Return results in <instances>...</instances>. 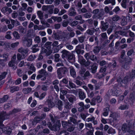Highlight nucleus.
<instances>
[{"mask_svg": "<svg viewBox=\"0 0 135 135\" xmlns=\"http://www.w3.org/2000/svg\"><path fill=\"white\" fill-rule=\"evenodd\" d=\"M105 13H108L110 11L109 8L106 6L105 7L104 10L103 8L100 9H96L91 12L94 14L93 16V17H95L98 19L102 20L104 18L103 16L105 13Z\"/></svg>", "mask_w": 135, "mask_h": 135, "instance_id": "1", "label": "nucleus"}, {"mask_svg": "<svg viewBox=\"0 0 135 135\" xmlns=\"http://www.w3.org/2000/svg\"><path fill=\"white\" fill-rule=\"evenodd\" d=\"M135 78V70H132L131 73H127L126 76L124 78L122 82L125 85L123 86H126L129 81H130L132 79Z\"/></svg>", "mask_w": 135, "mask_h": 135, "instance_id": "2", "label": "nucleus"}, {"mask_svg": "<svg viewBox=\"0 0 135 135\" xmlns=\"http://www.w3.org/2000/svg\"><path fill=\"white\" fill-rule=\"evenodd\" d=\"M68 71L67 68L65 67L60 68L57 70V73L59 79H61L65 75Z\"/></svg>", "mask_w": 135, "mask_h": 135, "instance_id": "3", "label": "nucleus"}, {"mask_svg": "<svg viewBox=\"0 0 135 135\" xmlns=\"http://www.w3.org/2000/svg\"><path fill=\"white\" fill-rule=\"evenodd\" d=\"M78 61L80 64L82 65L87 67L89 66L90 63L89 61H86V60L83 58V57L80 55H78Z\"/></svg>", "mask_w": 135, "mask_h": 135, "instance_id": "4", "label": "nucleus"}, {"mask_svg": "<svg viewBox=\"0 0 135 135\" xmlns=\"http://www.w3.org/2000/svg\"><path fill=\"white\" fill-rule=\"evenodd\" d=\"M9 117V114L5 112H2L0 115V127H3L4 126L3 124V121L7 119Z\"/></svg>", "mask_w": 135, "mask_h": 135, "instance_id": "5", "label": "nucleus"}, {"mask_svg": "<svg viewBox=\"0 0 135 135\" xmlns=\"http://www.w3.org/2000/svg\"><path fill=\"white\" fill-rule=\"evenodd\" d=\"M130 88L132 89V91L130 95L129 99L133 101L135 100V82L132 84Z\"/></svg>", "mask_w": 135, "mask_h": 135, "instance_id": "6", "label": "nucleus"}, {"mask_svg": "<svg viewBox=\"0 0 135 135\" xmlns=\"http://www.w3.org/2000/svg\"><path fill=\"white\" fill-rule=\"evenodd\" d=\"M131 62V59H126L123 62L122 65V67L126 69H128L129 68L130 64Z\"/></svg>", "mask_w": 135, "mask_h": 135, "instance_id": "7", "label": "nucleus"}, {"mask_svg": "<svg viewBox=\"0 0 135 135\" xmlns=\"http://www.w3.org/2000/svg\"><path fill=\"white\" fill-rule=\"evenodd\" d=\"M23 43L24 45L27 47H30L32 44V39L31 38H28L27 37H25L23 40Z\"/></svg>", "mask_w": 135, "mask_h": 135, "instance_id": "8", "label": "nucleus"}, {"mask_svg": "<svg viewBox=\"0 0 135 135\" xmlns=\"http://www.w3.org/2000/svg\"><path fill=\"white\" fill-rule=\"evenodd\" d=\"M38 72L40 74L38 75L36 77V79H39L40 78H42L43 77V76H47L48 75L47 72L44 69H41L39 70Z\"/></svg>", "mask_w": 135, "mask_h": 135, "instance_id": "9", "label": "nucleus"}, {"mask_svg": "<svg viewBox=\"0 0 135 135\" xmlns=\"http://www.w3.org/2000/svg\"><path fill=\"white\" fill-rule=\"evenodd\" d=\"M1 11L4 15L10 14L12 12L11 9L8 7L7 6H5L3 7L1 9Z\"/></svg>", "mask_w": 135, "mask_h": 135, "instance_id": "10", "label": "nucleus"}, {"mask_svg": "<svg viewBox=\"0 0 135 135\" xmlns=\"http://www.w3.org/2000/svg\"><path fill=\"white\" fill-rule=\"evenodd\" d=\"M66 97L69 101L71 104H73L74 102L76 100V97L71 94H67L66 95Z\"/></svg>", "mask_w": 135, "mask_h": 135, "instance_id": "11", "label": "nucleus"}, {"mask_svg": "<svg viewBox=\"0 0 135 135\" xmlns=\"http://www.w3.org/2000/svg\"><path fill=\"white\" fill-rule=\"evenodd\" d=\"M101 26L100 28L102 32H104L108 28V24L107 22H104L103 21H101Z\"/></svg>", "mask_w": 135, "mask_h": 135, "instance_id": "12", "label": "nucleus"}, {"mask_svg": "<svg viewBox=\"0 0 135 135\" xmlns=\"http://www.w3.org/2000/svg\"><path fill=\"white\" fill-rule=\"evenodd\" d=\"M73 104L69 103L67 101L65 102L64 104V108L66 109V111L65 112L66 113H68L73 107Z\"/></svg>", "mask_w": 135, "mask_h": 135, "instance_id": "13", "label": "nucleus"}, {"mask_svg": "<svg viewBox=\"0 0 135 135\" xmlns=\"http://www.w3.org/2000/svg\"><path fill=\"white\" fill-rule=\"evenodd\" d=\"M70 73L71 76L74 78L76 77V73L74 68L72 66L69 67Z\"/></svg>", "mask_w": 135, "mask_h": 135, "instance_id": "14", "label": "nucleus"}, {"mask_svg": "<svg viewBox=\"0 0 135 135\" xmlns=\"http://www.w3.org/2000/svg\"><path fill=\"white\" fill-rule=\"evenodd\" d=\"M76 15V12L75 9L71 7L68 11V15L71 16H74Z\"/></svg>", "mask_w": 135, "mask_h": 135, "instance_id": "15", "label": "nucleus"}, {"mask_svg": "<svg viewBox=\"0 0 135 135\" xmlns=\"http://www.w3.org/2000/svg\"><path fill=\"white\" fill-rule=\"evenodd\" d=\"M75 35V33L74 32L72 31L69 33V36H68V35H65L63 37L64 39L62 40V41H64L65 40V38L67 40H69L70 39V38L74 37Z\"/></svg>", "mask_w": 135, "mask_h": 135, "instance_id": "16", "label": "nucleus"}, {"mask_svg": "<svg viewBox=\"0 0 135 135\" xmlns=\"http://www.w3.org/2000/svg\"><path fill=\"white\" fill-rule=\"evenodd\" d=\"M46 103L49 108H51L55 106V104L53 102L52 99H48Z\"/></svg>", "mask_w": 135, "mask_h": 135, "instance_id": "17", "label": "nucleus"}, {"mask_svg": "<svg viewBox=\"0 0 135 135\" xmlns=\"http://www.w3.org/2000/svg\"><path fill=\"white\" fill-rule=\"evenodd\" d=\"M37 90H41L44 91H46L47 90L48 86L46 85H38L36 87Z\"/></svg>", "mask_w": 135, "mask_h": 135, "instance_id": "18", "label": "nucleus"}, {"mask_svg": "<svg viewBox=\"0 0 135 135\" xmlns=\"http://www.w3.org/2000/svg\"><path fill=\"white\" fill-rule=\"evenodd\" d=\"M100 39L101 42L104 41V40L107 39L108 38L107 33L106 32L102 33L100 35Z\"/></svg>", "mask_w": 135, "mask_h": 135, "instance_id": "19", "label": "nucleus"}, {"mask_svg": "<svg viewBox=\"0 0 135 135\" xmlns=\"http://www.w3.org/2000/svg\"><path fill=\"white\" fill-rule=\"evenodd\" d=\"M18 51L21 53L22 55H24L25 57L27 56L26 54L28 52L27 49H24L22 47L20 48L18 50Z\"/></svg>", "mask_w": 135, "mask_h": 135, "instance_id": "20", "label": "nucleus"}, {"mask_svg": "<svg viewBox=\"0 0 135 135\" xmlns=\"http://www.w3.org/2000/svg\"><path fill=\"white\" fill-rule=\"evenodd\" d=\"M121 93L120 90H117V89L114 88L112 91V94L113 96H118Z\"/></svg>", "mask_w": 135, "mask_h": 135, "instance_id": "21", "label": "nucleus"}, {"mask_svg": "<svg viewBox=\"0 0 135 135\" xmlns=\"http://www.w3.org/2000/svg\"><path fill=\"white\" fill-rule=\"evenodd\" d=\"M78 95L79 98L83 100L86 98V95L84 92L80 90L78 92Z\"/></svg>", "mask_w": 135, "mask_h": 135, "instance_id": "22", "label": "nucleus"}, {"mask_svg": "<svg viewBox=\"0 0 135 135\" xmlns=\"http://www.w3.org/2000/svg\"><path fill=\"white\" fill-rule=\"evenodd\" d=\"M67 58V59L69 61L71 62H73L75 61V59L74 55L71 53Z\"/></svg>", "mask_w": 135, "mask_h": 135, "instance_id": "23", "label": "nucleus"}, {"mask_svg": "<svg viewBox=\"0 0 135 135\" xmlns=\"http://www.w3.org/2000/svg\"><path fill=\"white\" fill-rule=\"evenodd\" d=\"M117 63L115 61H113L109 63L108 66L111 69L113 70L116 66Z\"/></svg>", "mask_w": 135, "mask_h": 135, "instance_id": "24", "label": "nucleus"}, {"mask_svg": "<svg viewBox=\"0 0 135 135\" xmlns=\"http://www.w3.org/2000/svg\"><path fill=\"white\" fill-rule=\"evenodd\" d=\"M61 52L62 53V56L63 58H67L69 55V54L70 53L68 51L65 50H63Z\"/></svg>", "mask_w": 135, "mask_h": 135, "instance_id": "25", "label": "nucleus"}, {"mask_svg": "<svg viewBox=\"0 0 135 135\" xmlns=\"http://www.w3.org/2000/svg\"><path fill=\"white\" fill-rule=\"evenodd\" d=\"M99 29V28L95 29L94 28H93L91 29H89L87 30L86 31V32L88 34L92 35L94 34V32L98 31Z\"/></svg>", "mask_w": 135, "mask_h": 135, "instance_id": "26", "label": "nucleus"}, {"mask_svg": "<svg viewBox=\"0 0 135 135\" xmlns=\"http://www.w3.org/2000/svg\"><path fill=\"white\" fill-rule=\"evenodd\" d=\"M9 96L7 95H4L2 98H0V103L5 102L9 98Z\"/></svg>", "mask_w": 135, "mask_h": 135, "instance_id": "27", "label": "nucleus"}, {"mask_svg": "<svg viewBox=\"0 0 135 135\" xmlns=\"http://www.w3.org/2000/svg\"><path fill=\"white\" fill-rule=\"evenodd\" d=\"M21 109L19 108H14L12 111L10 112L9 113L10 114H15L16 113L19 112L21 111Z\"/></svg>", "mask_w": 135, "mask_h": 135, "instance_id": "28", "label": "nucleus"}, {"mask_svg": "<svg viewBox=\"0 0 135 135\" xmlns=\"http://www.w3.org/2000/svg\"><path fill=\"white\" fill-rule=\"evenodd\" d=\"M19 88L17 86H14L10 88V91L12 93H13L15 91L19 90Z\"/></svg>", "mask_w": 135, "mask_h": 135, "instance_id": "29", "label": "nucleus"}, {"mask_svg": "<svg viewBox=\"0 0 135 135\" xmlns=\"http://www.w3.org/2000/svg\"><path fill=\"white\" fill-rule=\"evenodd\" d=\"M128 105L127 104L125 105L120 104L119 107L118 109L121 110H124L128 109Z\"/></svg>", "mask_w": 135, "mask_h": 135, "instance_id": "30", "label": "nucleus"}, {"mask_svg": "<svg viewBox=\"0 0 135 135\" xmlns=\"http://www.w3.org/2000/svg\"><path fill=\"white\" fill-rule=\"evenodd\" d=\"M42 118L40 117H37L34 118L33 121L32 122L33 126H35L39 121Z\"/></svg>", "mask_w": 135, "mask_h": 135, "instance_id": "31", "label": "nucleus"}, {"mask_svg": "<svg viewBox=\"0 0 135 135\" xmlns=\"http://www.w3.org/2000/svg\"><path fill=\"white\" fill-rule=\"evenodd\" d=\"M52 122L53 124H53V127H60L61 126V123L59 120H56L55 119V122Z\"/></svg>", "mask_w": 135, "mask_h": 135, "instance_id": "32", "label": "nucleus"}, {"mask_svg": "<svg viewBox=\"0 0 135 135\" xmlns=\"http://www.w3.org/2000/svg\"><path fill=\"white\" fill-rule=\"evenodd\" d=\"M111 3L112 5H114L115 4V0H105L104 2L105 4H107Z\"/></svg>", "mask_w": 135, "mask_h": 135, "instance_id": "33", "label": "nucleus"}, {"mask_svg": "<svg viewBox=\"0 0 135 135\" xmlns=\"http://www.w3.org/2000/svg\"><path fill=\"white\" fill-rule=\"evenodd\" d=\"M57 104L58 109L59 110H61L62 109V102L60 100H58Z\"/></svg>", "mask_w": 135, "mask_h": 135, "instance_id": "34", "label": "nucleus"}, {"mask_svg": "<svg viewBox=\"0 0 135 135\" xmlns=\"http://www.w3.org/2000/svg\"><path fill=\"white\" fill-rule=\"evenodd\" d=\"M11 31H7L6 33V35L5 36V38L8 40L11 39L12 38L11 36Z\"/></svg>", "mask_w": 135, "mask_h": 135, "instance_id": "35", "label": "nucleus"}, {"mask_svg": "<svg viewBox=\"0 0 135 135\" xmlns=\"http://www.w3.org/2000/svg\"><path fill=\"white\" fill-rule=\"evenodd\" d=\"M81 47L80 45H78L76 46L75 51L78 54V55L81 53L82 51H81Z\"/></svg>", "mask_w": 135, "mask_h": 135, "instance_id": "36", "label": "nucleus"}, {"mask_svg": "<svg viewBox=\"0 0 135 135\" xmlns=\"http://www.w3.org/2000/svg\"><path fill=\"white\" fill-rule=\"evenodd\" d=\"M32 89L31 88H24L22 90V92L25 94L29 93L31 91Z\"/></svg>", "mask_w": 135, "mask_h": 135, "instance_id": "37", "label": "nucleus"}, {"mask_svg": "<svg viewBox=\"0 0 135 135\" xmlns=\"http://www.w3.org/2000/svg\"><path fill=\"white\" fill-rule=\"evenodd\" d=\"M97 67L96 64H94L91 66V72L93 74L95 73L97 71Z\"/></svg>", "mask_w": 135, "mask_h": 135, "instance_id": "38", "label": "nucleus"}, {"mask_svg": "<svg viewBox=\"0 0 135 135\" xmlns=\"http://www.w3.org/2000/svg\"><path fill=\"white\" fill-rule=\"evenodd\" d=\"M112 26L113 29L115 31L120 30L121 29L120 27L119 26L117 23L115 24H113Z\"/></svg>", "mask_w": 135, "mask_h": 135, "instance_id": "39", "label": "nucleus"}, {"mask_svg": "<svg viewBox=\"0 0 135 135\" xmlns=\"http://www.w3.org/2000/svg\"><path fill=\"white\" fill-rule=\"evenodd\" d=\"M26 57L24 55H21L20 53H18L17 55V58L18 60H20L24 59Z\"/></svg>", "mask_w": 135, "mask_h": 135, "instance_id": "40", "label": "nucleus"}, {"mask_svg": "<svg viewBox=\"0 0 135 135\" xmlns=\"http://www.w3.org/2000/svg\"><path fill=\"white\" fill-rule=\"evenodd\" d=\"M100 48L99 47H95L93 50V51L94 53L95 54H97L100 51Z\"/></svg>", "mask_w": 135, "mask_h": 135, "instance_id": "41", "label": "nucleus"}, {"mask_svg": "<svg viewBox=\"0 0 135 135\" xmlns=\"http://www.w3.org/2000/svg\"><path fill=\"white\" fill-rule=\"evenodd\" d=\"M12 35L14 36L15 38L16 39H19L20 38V35L18 32L16 31H15L12 33Z\"/></svg>", "mask_w": 135, "mask_h": 135, "instance_id": "42", "label": "nucleus"}, {"mask_svg": "<svg viewBox=\"0 0 135 135\" xmlns=\"http://www.w3.org/2000/svg\"><path fill=\"white\" fill-rule=\"evenodd\" d=\"M109 109L107 107L104 109V112L103 113V115L105 116H107L108 114V112Z\"/></svg>", "mask_w": 135, "mask_h": 135, "instance_id": "43", "label": "nucleus"}, {"mask_svg": "<svg viewBox=\"0 0 135 135\" xmlns=\"http://www.w3.org/2000/svg\"><path fill=\"white\" fill-rule=\"evenodd\" d=\"M37 15L38 16L39 18L41 20L43 18L44 16L43 13L41 11H39L37 12Z\"/></svg>", "mask_w": 135, "mask_h": 135, "instance_id": "44", "label": "nucleus"}, {"mask_svg": "<svg viewBox=\"0 0 135 135\" xmlns=\"http://www.w3.org/2000/svg\"><path fill=\"white\" fill-rule=\"evenodd\" d=\"M120 19V17L117 15L114 16L112 18V20L114 22L117 21Z\"/></svg>", "mask_w": 135, "mask_h": 135, "instance_id": "45", "label": "nucleus"}, {"mask_svg": "<svg viewBox=\"0 0 135 135\" xmlns=\"http://www.w3.org/2000/svg\"><path fill=\"white\" fill-rule=\"evenodd\" d=\"M36 58V56L34 55H31L29 56L27 59L29 61H31L33 60Z\"/></svg>", "mask_w": 135, "mask_h": 135, "instance_id": "46", "label": "nucleus"}, {"mask_svg": "<svg viewBox=\"0 0 135 135\" xmlns=\"http://www.w3.org/2000/svg\"><path fill=\"white\" fill-rule=\"evenodd\" d=\"M51 42L48 41L45 43L44 46L48 49H49L51 48Z\"/></svg>", "mask_w": 135, "mask_h": 135, "instance_id": "47", "label": "nucleus"}, {"mask_svg": "<svg viewBox=\"0 0 135 135\" xmlns=\"http://www.w3.org/2000/svg\"><path fill=\"white\" fill-rule=\"evenodd\" d=\"M85 38V36H84L82 35L80 37H78V39L80 42L82 43L84 42V39Z\"/></svg>", "mask_w": 135, "mask_h": 135, "instance_id": "48", "label": "nucleus"}, {"mask_svg": "<svg viewBox=\"0 0 135 135\" xmlns=\"http://www.w3.org/2000/svg\"><path fill=\"white\" fill-rule=\"evenodd\" d=\"M70 120L71 122H72L74 124L73 126H75V124L77 123V120L76 119L73 118V117H70Z\"/></svg>", "mask_w": 135, "mask_h": 135, "instance_id": "49", "label": "nucleus"}, {"mask_svg": "<svg viewBox=\"0 0 135 135\" xmlns=\"http://www.w3.org/2000/svg\"><path fill=\"white\" fill-rule=\"evenodd\" d=\"M110 117H112L115 121H116L117 120V115L115 113H112L110 114Z\"/></svg>", "mask_w": 135, "mask_h": 135, "instance_id": "50", "label": "nucleus"}, {"mask_svg": "<svg viewBox=\"0 0 135 135\" xmlns=\"http://www.w3.org/2000/svg\"><path fill=\"white\" fill-rule=\"evenodd\" d=\"M8 30L6 25H4L0 28V32H5Z\"/></svg>", "mask_w": 135, "mask_h": 135, "instance_id": "51", "label": "nucleus"}, {"mask_svg": "<svg viewBox=\"0 0 135 135\" xmlns=\"http://www.w3.org/2000/svg\"><path fill=\"white\" fill-rule=\"evenodd\" d=\"M34 41L36 43L39 44L41 42V39L39 36H36L34 39Z\"/></svg>", "mask_w": 135, "mask_h": 135, "instance_id": "52", "label": "nucleus"}, {"mask_svg": "<svg viewBox=\"0 0 135 135\" xmlns=\"http://www.w3.org/2000/svg\"><path fill=\"white\" fill-rule=\"evenodd\" d=\"M62 127H66L67 126H68L69 127H71V125H69L70 124V123L69 122V123H68L67 122L62 121Z\"/></svg>", "mask_w": 135, "mask_h": 135, "instance_id": "53", "label": "nucleus"}, {"mask_svg": "<svg viewBox=\"0 0 135 135\" xmlns=\"http://www.w3.org/2000/svg\"><path fill=\"white\" fill-rule=\"evenodd\" d=\"M60 55L58 54H55V61L56 62H58L60 61Z\"/></svg>", "mask_w": 135, "mask_h": 135, "instance_id": "54", "label": "nucleus"}, {"mask_svg": "<svg viewBox=\"0 0 135 135\" xmlns=\"http://www.w3.org/2000/svg\"><path fill=\"white\" fill-rule=\"evenodd\" d=\"M14 65L15 62L11 61L9 62L8 64V65L9 66L13 67V69H15L17 67L16 66H15Z\"/></svg>", "mask_w": 135, "mask_h": 135, "instance_id": "55", "label": "nucleus"}, {"mask_svg": "<svg viewBox=\"0 0 135 135\" xmlns=\"http://www.w3.org/2000/svg\"><path fill=\"white\" fill-rule=\"evenodd\" d=\"M78 11L79 13H84L87 12V10L85 7H83L81 9H78Z\"/></svg>", "mask_w": 135, "mask_h": 135, "instance_id": "56", "label": "nucleus"}, {"mask_svg": "<svg viewBox=\"0 0 135 135\" xmlns=\"http://www.w3.org/2000/svg\"><path fill=\"white\" fill-rule=\"evenodd\" d=\"M66 47L69 50H71L73 49V46L71 45H70L69 44L66 43L65 45Z\"/></svg>", "mask_w": 135, "mask_h": 135, "instance_id": "57", "label": "nucleus"}, {"mask_svg": "<svg viewBox=\"0 0 135 135\" xmlns=\"http://www.w3.org/2000/svg\"><path fill=\"white\" fill-rule=\"evenodd\" d=\"M46 95V92H44L42 93L40 95L39 98L40 100H41L44 98L45 96Z\"/></svg>", "mask_w": 135, "mask_h": 135, "instance_id": "58", "label": "nucleus"}, {"mask_svg": "<svg viewBox=\"0 0 135 135\" xmlns=\"http://www.w3.org/2000/svg\"><path fill=\"white\" fill-rule=\"evenodd\" d=\"M11 106V104L10 103H6L4 105V108L5 110L8 109Z\"/></svg>", "mask_w": 135, "mask_h": 135, "instance_id": "59", "label": "nucleus"}, {"mask_svg": "<svg viewBox=\"0 0 135 135\" xmlns=\"http://www.w3.org/2000/svg\"><path fill=\"white\" fill-rule=\"evenodd\" d=\"M18 29L19 30V32L22 33H25V29L22 26H20L18 27Z\"/></svg>", "mask_w": 135, "mask_h": 135, "instance_id": "60", "label": "nucleus"}, {"mask_svg": "<svg viewBox=\"0 0 135 135\" xmlns=\"http://www.w3.org/2000/svg\"><path fill=\"white\" fill-rule=\"evenodd\" d=\"M123 133L127 132L128 130H130V128L132 127H120Z\"/></svg>", "mask_w": 135, "mask_h": 135, "instance_id": "61", "label": "nucleus"}, {"mask_svg": "<svg viewBox=\"0 0 135 135\" xmlns=\"http://www.w3.org/2000/svg\"><path fill=\"white\" fill-rule=\"evenodd\" d=\"M91 14L90 13H86L83 15V16L85 18H89L91 16Z\"/></svg>", "mask_w": 135, "mask_h": 135, "instance_id": "62", "label": "nucleus"}, {"mask_svg": "<svg viewBox=\"0 0 135 135\" xmlns=\"http://www.w3.org/2000/svg\"><path fill=\"white\" fill-rule=\"evenodd\" d=\"M108 133L109 134L114 133H115V132L114 129L111 127L108 129Z\"/></svg>", "mask_w": 135, "mask_h": 135, "instance_id": "63", "label": "nucleus"}, {"mask_svg": "<svg viewBox=\"0 0 135 135\" xmlns=\"http://www.w3.org/2000/svg\"><path fill=\"white\" fill-rule=\"evenodd\" d=\"M105 74L104 73H98L97 75V77L99 79H100L105 76Z\"/></svg>", "mask_w": 135, "mask_h": 135, "instance_id": "64", "label": "nucleus"}]
</instances>
